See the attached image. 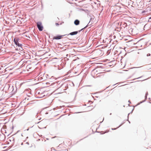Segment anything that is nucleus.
<instances>
[{"label": "nucleus", "instance_id": "nucleus-19", "mask_svg": "<svg viewBox=\"0 0 151 151\" xmlns=\"http://www.w3.org/2000/svg\"><path fill=\"white\" fill-rule=\"evenodd\" d=\"M81 31V29L78 30V31H76V32H77V34L78 33H79V32H80Z\"/></svg>", "mask_w": 151, "mask_h": 151}, {"label": "nucleus", "instance_id": "nucleus-41", "mask_svg": "<svg viewBox=\"0 0 151 151\" xmlns=\"http://www.w3.org/2000/svg\"><path fill=\"white\" fill-rule=\"evenodd\" d=\"M96 97L98 98L99 97L97 96H96Z\"/></svg>", "mask_w": 151, "mask_h": 151}, {"label": "nucleus", "instance_id": "nucleus-36", "mask_svg": "<svg viewBox=\"0 0 151 151\" xmlns=\"http://www.w3.org/2000/svg\"><path fill=\"white\" fill-rule=\"evenodd\" d=\"M149 19H151V17H149Z\"/></svg>", "mask_w": 151, "mask_h": 151}, {"label": "nucleus", "instance_id": "nucleus-7", "mask_svg": "<svg viewBox=\"0 0 151 151\" xmlns=\"http://www.w3.org/2000/svg\"><path fill=\"white\" fill-rule=\"evenodd\" d=\"M28 96L29 98L28 99H27V100L30 101H34L35 100V97L33 96L32 97V96H30V95H28Z\"/></svg>", "mask_w": 151, "mask_h": 151}, {"label": "nucleus", "instance_id": "nucleus-20", "mask_svg": "<svg viewBox=\"0 0 151 151\" xmlns=\"http://www.w3.org/2000/svg\"><path fill=\"white\" fill-rule=\"evenodd\" d=\"M150 55V53H148L147 55V56H149Z\"/></svg>", "mask_w": 151, "mask_h": 151}, {"label": "nucleus", "instance_id": "nucleus-13", "mask_svg": "<svg viewBox=\"0 0 151 151\" xmlns=\"http://www.w3.org/2000/svg\"><path fill=\"white\" fill-rule=\"evenodd\" d=\"M9 138L12 139V141H13V143L14 144L15 142V139L14 138V137H9Z\"/></svg>", "mask_w": 151, "mask_h": 151}, {"label": "nucleus", "instance_id": "nucleus-29", "mask_svg": "<svg viewBox=\"0 0 151 151\" xmlns=\"http://www.w3.org/2000/svg\"><path fill=\"white\" fill-rule=\"evenodd\" d=\"M131 114V113H129V114H128V118H129V114Z\"/></svg>", "mask_w": 151, "mask_h": 151}, {"label": "nucleus", "instance_id": "nucleus-8", "mask_svg": "<svg viewBox=\"0 0 151 151\" xmlns=\"http://www.w3.org/2000/svg\"><path fill=\"white\" fill-rule=\"evenodd\" d=\"M17 91V88L16 86H14L13 91H12V95L14 94Z\"/></svg>", "mask_w": 151, "mask_h": 151}, {"label": "nucleus", "instance_id": "nucleus-34", "mask_svg": "<svg viewBox=\"0 0 151 151\" xmlns=\"http://www.w3.org/2000/svg\"><path fill=\"white\" fill-rule=\"evenodd\" d=\"M29 128H29H29H28V129H27L26 130H27V131H28V130H29Z\"/></svg>", "mask_w": 151, "mask_h": 151}, {"label": "nucleus", "instance_id": "nucleus-37", "mask_svg": "<svg viewBox=\"0 0 151 151\" xmlns=\"http://www.w3.org/2000/svg\"><path fill=\"white\" fill-rule=\"evenodd\" d=\"M67 89V88H66L65 89H63V91H65V90H66V89Z\"/></svg>", "mask_w": 151, "mask_h": 151}, {"label": "nucleus", "instance_id": "nucleus-10", "mask_svg": "<svg viewBox=\"0 0 151 151\" xmlns=\"http://www.w3.org/2000/svg\"><path fill=\"white\" fill-rule=\"evenodd\" d=\"M125 123V122H123V123H122L121 124H120L119 126L118 127H117L116 128H111V129L112 130H116V129H117L119 128V127H120V126H122L124 123Z\"/></svg>", "mask_w": 151, "mask_h": 151}, {"label": "nucleus", "instance_id": "nucleus-51", "mask_svg": "<svg viewBox=\"0 0 151 151\" xmlns=\"http://www.w3.org/2000/svg\"><path fill=\"white\" fill-rule=\"evenodd\" d=\"M91 86L90 85H89V86Z\"/></svg>", "mask_w": 151, "mask_h": 151}, {"label": "nucleus", "instance_id": "nucleus-28", "mask_svg": "<svg viewBox=\"0 0 151 151\" xmlns=\"http://www.w3.org/2000/svg\"><path fill=\"white\" fill-rule=\"evenodd\" d=\"M9 141L10 142H11L12 141V139H11L9 138Z\"/></svg>", "mask_w": 151, "mask_h": 151}, {"label": "nucleus", "instance_id": "nucleus-39", "mask_svg": "<svg viewBox=\"0 0 151 151\" xmlns=\"http://www.w3.org/2000/svg\"><path fill=\"white\" fill-rule=\"evenodd\" d=\"M48 114V113L46 112V113H45V114Z\"/></svg>", "mask_w": 151, "mask_h": 151}, {"label": "nucleus", "instance_id": "nucleus-21", "mask_svg": "<svg viewBox=\"0 0 151 151\" xmlns=\"http://www.w3.org/2000/svg\"><path fill=\"white\" fill-rule=\"evenodd\" d=\"M148 95V92H146L145 94V95L146 96H147Z\"/></svg>", "mask_w": 151, "mask_h": 151}, {"label": "nucleus", "instance_id": "nucleus-26", "mask_svg": "<svg viewBox=\"0 0 151 151\" xmlns=\"http://www.w3.org/2000/svg\"><path fill=\"white\" fill-rule=\"evenodd\" d=\"M31 94V93L30 92L28 93V94H27V96H28V95H29Z\"/></svg>", "mask_w": 151, "mask_h": 151}, {"label": "nucleus", "instance_id": "nucleus-6", "mask_svg": "<svg viewBox=\"0 0 151 151\" xmlns=\"http://www.w3.org/2000/svg\"><path fill=\"white\" fill-rule=\"evenodd\" d=\"M77 32H76V31H74V32H73L70 33L69 34H66L65 35L68 36V35H70L71 36H73V35H77Z\"/></svg>", "mask_w": 151, "mask_h": 151}, {"label": "nucleus", "instance_id": "nucleus-49", "mask_svg": "<svg viewBox=\"0 0 151 151\" xmlns=\"http://www.w3.org/2000/svg\"><path fill=\"white\" fill-rule=\"evenodd\" d=\"M116 84H114V85H113V86H114V85H115Z\"/></svg>", "mask_w": 151, "mask_h": 151}, {"label": "nucleus", "instance_id": "nucleus-24", "mask_svg": "<svg viewBox=\"0 0 151 151\" xmlns=\"http://www.w3.org/2000/svg\"><path fill=\"white\" fill-rule=\"evenodd\" d=\"M134 110V108H133V109H132V111H131L130 113H132L133 111Z\"/></svg>", "mask_w": 151, "mask_h": 151}, {"label": "nucleus", "instance_id": "nucleus-32", "mask_svg": "<svg viewBox=\"0 0 151 151\" xmlns=\"http://www.w3.org/2000/svg\"><path fill=\"white\" fill-rule=\"evenodd\" d=\"M128 102H129V103H131V102L129 100L128 101Z\"/></svg>", "mask_w": 151, "mask_h": 151}, {"label": "nucleus", "instance_id": "nucleus-47", "mask_svg": "<svg viewBox=\"0 0 151 151\" xmlns=\"http://www.w3.org/2000/svg\"><path fill=\"white\" fill-rule=\"evenodd\" d=\"M150 98H149V99L150 100Z\"/></svg>", "mask_w": 151, "mask_h": 151}, {"label": "nucleus", "instance_id": "nucleus-40", "mask_svg": "<svg viewBox=\"0 0 151 151\" xmlns=\"http://www.w3.org/2000/svg\"><path fill=\"white\" fill-rule=\"evenodd\" d=\"M40 122H38L37 123V124H38V123H39Z\"/></svg>", "mask_w": 151, "mask_h": 151}, {"label": "nucleus", "instance_id": "nucleus-4", "mask_svg": "<svg viewBox=\"0 0 151 151\" xmlns=\"http://www.w3.org/2000/svg\"><path fill=\"white\" fill-rule=\"evenodd\" d=\"M65 35H57L56 36L53 37V39L58 40L60 39L63 36H65Z\"/></svg>", "mask_w": 151, "mask_h": 151}, {"label": "nucleus", "instance_id": "nucleus-14", "mask_svg": "<svg viewBox=\"0 0 151 151\" xmlns=\"http://www.w3.org/2000/svg\"><path fill=\"white\" fill-rule=\"evenodd\" d=\"M34 101H29V103H28L27 105L30 104H32L34 103V102H33Z\"/></svg>", "mask_w": 151, "mask_h": 151}, {"label": "nucleus", "instance_id": "nucleus-5", "mask_svg": "<svg viewBox=\"0 0 151 151\" xmlns=\"http://www.w3.org/2000/svg\"><path fill=\"white\" fill-rule=\"evenodd\" d=\"M7 86L8 87V90L11 92V94L12 95V91H13L14 86L11 84L10 85L8 84L7 85Z\"/></svg>", "mask_w": 151, "mask_h": 151}, {"label": "nucleus", "instance_id": "nucleus-25", "mask_svg": "<svg viewBox=\"0 0 151 151\" xmlns=\"http://www.w3.org/2000/svg\"><path fill=\"white\" fill-rule=\"evenodd\" d=\"M142 77V76H141V77H138V78H135V79H139V78H141V77Z\"/></svg>", "mask_w": 151, "mask_h": 151}, {"label": "nucleus", "instance_id": "nucleus-2", "mask_svg": "<svg viewBox=\"0 0 151 151\" xmlns=\"http://www.w3.org/2000/svg\"><path fill=\"white\" fill-rule=\"evenodd\" d=\"M37 26L40 31H42L43 29V26L41 22H37Z\"/></svg>", "mask_w": 151, "mask_h": 151}, {"label": "nucleus", "instance_id": "nucleus-35", "mask_svg": "<svg viewBox=\"0 0 151 151\" xmlns=\"http://www.w3.org/2000/svg\"><path fill=\"white\" fill-rule=\"evenodd\" d=\"M83 30H84V29L83 28L81 29V31Z\"/></svg>", "mask_w": 151, "mask_h": 151}, {"label": "nucleus", "instance_id": "nucleus-33", "mask_svg": "<svg viewBox=\"0 0 151 151\" xmlns=\"http://www.w3.org/2000/svg\"><path fill=\"white\" fill-rule=\"evenodd\" d=\"M86 27L85 26V27H84V28H83L84 29H86Z\"/></svg>", "mask_w": 151, "mask_h": 151}, {"label": "nucleus", "instance_id": "nucleus-50", "mask_svg": "<svg viewBox=\"0 0 151 151\" xmlns=\"http://www.w3.org/2000/svg\"><path fill=\"white\" fill-rule=\"evenodd\" d=\"M32 127H30V128L32 127Z\"/></svg>", "mask_w": 151, "mask_h": 151}, {"label": "nucleus", "instance_id": "nucleus-30", "mask_svg": "<svg viewBox=\"0 0 151 151\" xmlns=\"http://www.w3.org/2000/svg\"><path fill=\"white\" fill-rule=\"evenodd\" d=\"M26 144H27L28 145H29V142H26Z\"/></svg>", "mask_w": 151, "mask_h": 151}, {"label": "nucleus", "instance_id": "nucleus-46", "mask_svg": "<svg viewBox=\"0 0 151 151\" xmlns=\"http://www.w3.org/2000/svg\"><path fill=\"white\" fill-rule=\"evenodd\" d=\"M13 128H14V127H13V126L12 127V128L13 129Z\"/></svg>", "mask_w": 151, "mask_h": 151}, {"label": "nucleus", "instance_id": "nucleus-3", "mask_svg": "<svg viewBox=\"0 0 151 151\" xmlns=\"http://www.w3.org/2000/svg\"><path fill=\"white\" fill-rule=\"evenodd\" d=\"M60 81L53 82L51 84V86L55 85V86H57V87H58V88L57 89V90H58L60 89V88L62 86H63L64 85V84L63 83H62L60 85V86L58 87V84H60Z\"/></svg>", "mask_w": 151, "mask_h": 151}, {"label": "nucleus", "instance_id": "nucleus-9", "mask_svg": "<svg viewBox=\"0 0 151 151\" xmlns=\"http://www.w3.org/2000/svg\"><path fill=\"white\" fill-rule=\"evenodd\" d=\"M74 23L75 25L77 26L79 24L80 21L78 19H76L75 20Z\"/></svg>", "mask_w": 151, "mask_h": 151}, {"label": "nucleus", "instance_id": "nucleus-44", "mask_svg": "<svg viewBox=\"0 0 151 151\" xmlns=\"http://www.w3.org/2000/svg\"><path fill=\"white\" fill-rule=\"evenodd\" d=\"M146 80V79H144V80H142V81H145V80Z\"/></svg>", "mask_w": 151, "mask_h": 151}, {"label": "nucleus", "instance_id": "nucleus-42", "mask_svg": "<svg viewBox=\"0 0 151 151\" xmlns=\"http://www.w3.org/2000/svg\"><path fill=\"white\" fill-rule=\"evenodd\" d=\"M41 119V118L39 119H38V120H40V119Z\"/></svg>", "mask_w": 151, "mask_h": 151}, {"label": "nucleus", "instance_id": "nucleus-27", "mask_svg": "<svg viewBox=\"0 0 151 151\" xmlns=\"http://www.w3.org/2000/svg\"><path fill=\"white\" fill-rule=\"evenodd\" d=\"M145 11H143L142 12V13H145Z\"/></svg>", "mask_w": 151, "mask_h": 151}, {"label": "nucleus", "instance_id": "nucleus-43", "mask_svg": "<svg viewBox=\"0 0 151 151\" xmlns=\"http://www.w3.org/2000/svg\"><path fill=\"white\" fill-rule=\"evenodd\" d=\"M128 106H130L129 105V104H128Z\"/></svg>", "mask_w": 151, "mask_h": 151}, {"label": "nucleus", "instance_id": "nucleus-11", "mask_svg": "<svg viewBox=\"0 0 151 151\" xmlns=\"http://www.w3.org/2000/svg\"><path fill=\"white\" fill-rule=\"evenodd\" d=\"M145 100H144V101H141L140 102V103H138V104H137V105H139L140 104H141V103H142L145 102V100L146 99H147V96H145Z\"/></svg>", "mask_w": 151, "mask_h": 151}, {"label": "nucleus", "instance_id": "nucleus-45", "mask_svg": "<svg viewBox=\"0 0 151 151\" xmlns=\"http://www.w3.org/2000/svg\"><path fill=\"white\" fill-rule=\"evenodd\" d=\"M110 115H111V113L110 114Z\"/></svg>", "mask_w": 151, "mask_h": 151}, {"label": "nucleus", "instance_id": "nucleus-54", "mask_svg": "<svg viewBox=\"0 0 151 151\" xmlns=\"http://www.w3.org/2000/svg\"><path fill=\"white\" fill-rule=\"evenodd\" d=\"M150 103H151V102H150Z\"/></svg>", "mask_w": 151, "mask_h": 151}, {"label": "nucleus", "instance_id": "nucleus-23", "mask_svg": "<svg viewBox=\"0 0 151 151\" xmlns=\"http://www.w3.org/2000/svg\"><path fill=\"white\" fill-rule=\"evenodd\" d=\"M38 114L37 113L36 115V117L37 118L38 117Z\"/></svg>", "mask_w": 151, "mask_h": 151}, {"label": "nucleus", "instance_id": "nucleus-12", "mask_svg": "<svg viewBox=\"0 0 151 151\" xmlns=\"http://www.w3.org/2000/svg\"><path fill=\"white\" fill-rule=\"evenodd\" d=\"M89 16L90 17V20L89 21L90 22L92 20V19H93L94 18V17L93 15H89Z\"/></svg>", "mask_w": 151, "mask_h": 151}, {"label": "nucleus", "instance_id": "nucleus-17", "mask_svg": "<svg viewBox=\"0 0 151 151\" xmlns=\"http://www.w3.org/2000/svg\"><path fill=\"white\" fill-rule=\"evenodd\" d=\"M141 67H134L130 68V69H132L134 68H140Z\"/></svg>", "mask_w": 151, "mask_h": 151}, {"label": "nucleus", "instance_id": "nucleus-18", "mask_svg": "<svg viewBox=\"0 0 151 151\" xmlns=\"http://www.w3.org/2000/svg\"><path fill=\"white\" fill-rule=\"evenodd\" d=\"M110 53V51L109 50H108L106 54H107V55H109V54Z\"/></svg>", "mask_w": 151, "mask_h": 151}, {"label": "nucleus", "instance_id": "nucleus-1", "mask_svg": "<svg viewBox=\"0 0 151 151\" xmlns=\"http://www.w3.org/2000/svg\"><path fill=\"white\" fill-rule=\"evenodd\" d=\"M19 39L17 37L14 38V42L16 45L18 47H21L22 45L19 43Z\"/></svg>", "mask_w": 151, "mask_h": 151}, {"label": "nucleus", "instance_id": "nucleus-15", "mask_svg": "<svg viewBox=\"0 0 151 151\" xmlns=\"http://www.w3.org/2000/svg\"><path fill=\"white\" fill-rule=\"evenodd\" d=\"M90 24V21L89 22H88V23L87 25L86 26V28L88 26L90 25L91 24H92V23H91V24Z\"/></svg>", "mask_w": 151, "mask_h": 151}, {"label": "nucleus", "instance_id": "nucleus-38", "mask_svg": "<svg viewBox=\"0 0 151 151\" xmlns=\"http://www.w3.org/2000/svg\"><path fill=\"white\" fill-rule=\"evenodd\" d=\"M21 145H23V142H22V143H21Z\"/></svg>", "mask_w": 151, "mask_h": 151}, {"label": "nucleus", "instance_id": "nucleus-48", "mask_svg": "<svg viewBox=\"0 0 151 151\" xmlns=\"http://www.w3.org/2000/svg\"><path fill=\"white\" fill-rule=\"evenodd\" d=\"M104 133H102V134H104Z\"/></svg>", "mask_w": 151, "mask_h": 151}, {"label": "nucleus", "instance_id": "nucleus-22", "mask_svg": "<svg viewBox=\"0 0 151 151\" xmlns=\"http://www.w3.org/2000/svg\"><path fill=\"white\" fill-rule=\"evenodd\" d=\"M55 25L56 26H58L59 25V24L58 23H55Z\"/></svg>", "mask_w": 151, "mask_h": 151}, {"label": "nucleus", "instance_id": "nucleus-53", "mask_svg": "<svg viewBox=\"0 0 151 151\" xmlns=\"http://www.w3.org/2000/svg\"><path fill=\"white\" fill-rule=\"evenodd\" d=\"M123 106H124H124H124V105Z\"/></svg>", "mask_w": 151, "mask_h": 151}, {"label": "nucleus", "instance_id": "nucleus-16", "mask_svg": "<svg viewBox=\"0 0 151 151\" xmlns=\"http://www.w3.org/2000/svg\"><path fill=\"white\" fill-rule=\"evenodd\" d=\"M20 47L19 48V50H21V51H23V48H22V46L21 47Z\"/></svg>", "mask_w": 151, "mask_h": 151}, {"label": "nucleus", "instance_id": "nucleus-52", "mask_svg": "<svg viewBox=\"0 0 151 151\" xmlns=\"http://www.w3.org/2000/svg\"><path fill=\"white\" fill-rule=\"evenodd\" d=\"M80 112H78L77 113H80Z\"/></svg>", "mask_w": 151, "mask_h": 151}, {"label": "nucleus", "instance_id": "nucleus-31", "mask_svg": "<svg viewBox=\"0 0 151 151\" xmlns=\"http://www.w3.org/2000/svg\"><path fill=\"white\" fill-rule=\"evenodd\" d=\"M127 120L128 121V122L129 123H130V122L129 121L128 118V119H127Z\"/></svg>", "mask_w": 151, "mask_h": 151}]
</instances>
